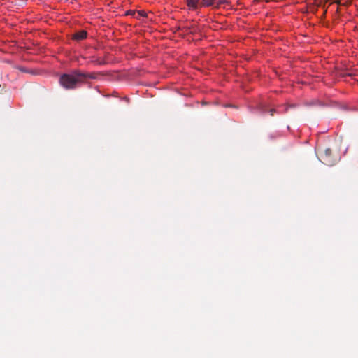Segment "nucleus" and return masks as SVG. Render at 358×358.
<instances>
[{
	"mask_svg": "<svg viewBox=\"0 0 358 358\" xmlns=\"http://www.w3.org/2000/svg\"><path fill=\"white\" fill-rule=\"evenodd\" d=\"M269 112H270L271 115H273V114H274V113H275V109H271V110H269Z\"/></svg>",
	"mask_w": 358,
	"mask_h": 358,
	"instance_id": "9",
	"label": "nucleus"
},
{
	"mask_svg": "<svg viewBox=\"0 0 358 358\" xmlns=\"http://www.w3.org/2000/svg\"><path fill=\"white\" fill-rule=\"evenodd\" d=\"M351 3V0H345L343 1L342 5L343 6H348Z\"/></svg>",
	"mask_w": 358,
	"mask_h": 358,
	"instance_id": "7",
	"label": "nucleus"
},
{
	"mask_svg": "<svg viewBox=\"0 0 358 358\" xmlns=\"http://www.w3.org/2000/svg\"><path fill=\"white\" fill-rule=\"evenodd\" d=\"M332 151L330 148H327L324 151L323 154L321 155V157L323 160V163L331 166L334 164V160L331 157Z\"/></svg>",
	"mask_w": 358,
	"mask_h": 358,
	"instance_id": "2",
	"label": "nucleus"
},
{
	"mask_svg": "<svg viewBox=\"0 0 358 358\" xmlns=\"http://www.w3.org/2000/svg\"><path fill=\"white\" fill-rule=\"evenodd\" d=\"M203 4L206 6H209L213 4L215 0H202Z\"/></svg>",
	"mask_w": 358,
	"mask_h": 358,
	"instance_id": "6",
	"label": "nucleus"
},
{
	"mask_svg": "<svg viewBox=\"0 0 358 358\" xmlns=\"http://www.w3.org/2000/svg\"><path fill=\"white\" fill-rule=\"evenodd\" d=\"M139 14H141V15H145L144 14V11L141 10V11H139Z\"/></svg>",
	"mask_w": 358,
	"mask_h": 358,
	"instance_id": "11",
	"label": "nucleus"
},
{
	"mask_svg": "<svg viewBox=\"0 0 358 358\" xmlns=\"http://www.w3.org/2000/svg\"><path fill=\"white\" fill-rule=\"evenodd\" d=\"M186 2L189 8L196 9L198 7L199 0H186Z\"/></svg>",
	"mask_w": 358,
	"mask_h": 358,
	"instance_id": "5",
	"label": "nucleus"
},
{
	"mask_svg": "<svg viewBox=\"0 0 358 358\" xmlns=\"http://www.w3.org/2000/svg\"><path fill=\"white\" fill-rule=\"evenodd\" d=\"M98 75H99V73H95V72L89 73V72L83 71L80 70V75H79V76L81 77L83 83H85L88 79H93V80L96 79Z\"/></svg>",
	"mask_w": 358,
	"mask_h": 358,
	"instance_id": "3",
	"label": "nucleus"
},
{
	"mask_svg": "<svg viewBox=\"0 0 358 358\" xmlns=\"http://www.w3.org/2000/svg\"><path fill=\"white\" fill-rule=\"evenodd\" d=\"M80 70L74 69L69 73H64L59 78L60 85L66 90H74L83 84Z\"/></svg>",
	"mask_w": 358,
	"mask_h": 358,
	"instance_id": "1",
	"label": "nucleus"
},
{
	"mask_svg": "<svg viewBox=\"0 0 358 358\" xmlns=\"http://www.w3.org/2000/svg\"><path fill=\"white\" fill-rule=\"evenodd\" d=\"M19 69L23 72H28L24 68L20 67Z\"/></svg>",
	"mask_w": 358,
	"mask_h": 358,
	"instance_id": "10",
	"label": "nucleus"
},
{
	"mask_svg": "<svg viewBox=\"0 0 358 358\" xmlns=\"http://www.w3.org/2000/svg\"><path fill=\"white\" fill-rule=\"evenodd\" d=\"M334 3H335L338 5H342L343 0H334Z\"/></svg>",
	"mask_w": 358,
	"mask_h": 358,
	"instance_id": "8",
	"label": "nucleus"
},
{
	"mask_svg": "<svg viewBox=\"0 0 358 358\" xmlns=\"http://www.w3.org/2000/svg\"><path fill=\"white\" fill-rule=\"evenodd\" d=\"M87 32L85 30H80L73 35V39L81 41L87 38Z\"/></svg>",
	"mask_w": 358,
	"mask_h": 358,
	"instance_id": "4",
	"label": "nucleus"
}]
</instances>
